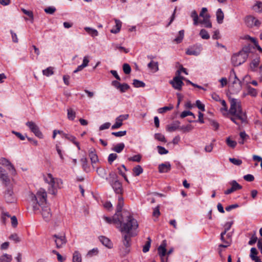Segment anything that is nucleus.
<instances>
[{
	"label": "nucleus",
	"mask_w": 262,
	"mask_h": 262,
	"mask_svg": "<svg viewBox=\"0 0 262 262\" xmlns=\"http://www.w3.org/2000/svg\"><path fill=\"white\" fill-rule=\"evenodd\" d=\"M115 214L113 216V223L117 224V228L122 232H130L138 227V224L131 213L127 210H124L120 215Z\"/></svg>",
	"instance_id": "obj_1"
},
{
	"label": "nucleus",
	"mask_w": 262,
	"mask_h": 262,
	"mask_svg": "<svg viewBox=\"0 0 262 262\" xmlns=\"http://www.w3.org/2000/svg\"><path fill=\"white\" fill-rule=\"evenodd\" d=\"M47 198V192L43 189H40L36 194L31 193L30 195L33 210H39V207H41L42 217L45 221L48 222L51 219L52 213L50 207L46 206Z\"/></svg>",
	"instance_id": "obj_2"
},
{
	"label": "nucleus",
	"mask_w": 262,
	"mask_h": 262,
	"mask_svg": "<svg viewBox=\"0 0 262 262\" xmlns=\"http://www.w3.org/2000/svg\"><path fill=\"white\" fill-rule=\"evenodd\" d=\"M230 103V107L227 114L231 116L228 117L229 118L237 125H239V123L236 121L237 119L242 123H247V116L246 112L243 111L241 101L235 98H231Z\"/></svg>",
	"instance_id": "obj_3"
},
{
	"label": "nucleus",
	"mask_w": 262,
	"mask_h": 262,
	"mask_svg": "<svg viewBox=\"0 0 262 262\" xmlns=\"http://www.w3.org/2000/svg\"><path fill=\"white\" fill-rule=\"evenodd\" d=\"M44 180L50 185L48 190L49 193L56 195L57 188L59 187V184H62L61 180L58 179H55L51 173H48L47 176L44 178Z\"/></svg>",
	"instance_id": "obj_4"
},
{
	"label": "nucleus",
	"mask_w": 262,
	"mask_h": 262,
	"mask_svg": "<svg viewBox=\"0 0 262 262\" xmlns=\"http://www.w3.org/2000/svg\"><path fill=\"white\" fill-rule=\"evenodd\" d=\"M248 57V55L243 54L242 52H239L232 55L231 57V62L234 67L240 66L246 61Z\"/></svg>",
	"instance_id": "obj_5"
},
{
	"label": "nucleus",
	"mask_w": 262,
	"mask_h": 262,
	"mask_svg": "<svg viewBox=\"0 0 262 262\" xmlns=\"http://www.w3.org/2000/svg\"><path fill=\"white\" fill-rule=\"evenodd\" d=\"M26 124L36 137L40 139L43 138V135L42 133L39 130L38 126L34 122L32 121H28Z\"/></svg>",
	"instance_id": "obj_6"
},
{
	"label": "nucleus",
	"mask_w": 262,
	"mask_h": 262,
	"mask_svg": "<svg viewBox=\"0 0 262 262\" xmlns=\"http://www.w3.org/2000/svg\"><path fill=\"white\" fill-rule=\"evenodd\" d=\"M4 198L8 203H14L15 201L11 186L8 187L4 192Z\"/></svg>",
	"instance_id": "obj_7"
},
{
	"label": "nucleus",
	"mask_w": 262,
	"mask_h": 262,
	"mask_svg": "<svg viewBox=\"0 0 262 262\" xmlns=\"http://www.w3.org/2000/svg\"><path fill=\"white\" fill-rule=\"evenodd\" d=\"M53 237L55 238V243L57 248H60L67 243V240L64 235H58L54 234Z\"/></svg>",
	"instance_id": "obj_8"
},
{
	"label": "nucleus",
	"mask_w": 262,
	"mask_h": 262,
	"mask_svg": "<svg viewBox=\"0 0 262 262\" xmlns=\"http://www.w3.org/2000/svg\"><path fill=\"white\" fill-rule=\"evenodd\" d=\"M169 83L174 89L179 91L181 90L182 86L184 84L183 81L181 80L179 77L176 76L169 81Z\"/></svg>",
	"instance_id": "obj_9"
},
{
	"label": "nucleus",
	"mask_w": 262,
	"mask_h": 262,
	"mask_svg": "<svg viewBox=\"0 0 262 262\" xmlns=\"http://www.w3.org/2000/svg\"><path fill=\"white\" fill-rule=\"evenodd\" d=\"M111 185L116 193L119 194H122L123 189L122 183L116 180L111 184Z\"/></svg>",
	"instance_id": "obj_10"
},
{
	"label": "nucleus",
	"mask_w": 262,
	"mask_h": 262,
	"mask_svg": "<svg viewBox=\"0 0 262 262\" xmlns=\"http://www.w3.org/2000/svg\"><path fill=\"white\" fill-rule=\"evenodd\" d=\"M210 16L209 14H205V16L204 17L203 19H201L199 21L201 25H203L204 26L207 28H211L212 27V24L210 20Z\"/></svg>",
	"instance_id": "obj_11"
},
{
	"label": "nucleus",
	"mask_w": 262,
	"mask_h": 262,
	"mask_svg": "<svg viewBox=\"0 0 262 262\" xmlns=\"http://www.w3.org/2000/svg\"><path fill=\"white\" fill-rule=\"evenodd\" d=\"M158 169L160 173L168 172L171 169V165L169 162L162 163L159 165Z\"/></svg>",
	"instance_id": "obj_12"
},
{
	"label": "nucleus",
	"mask_w": 262,
	"mask_h": 262,
	"mask_svg": "<svg viewBox=\"0 0 262 262\" xmlns=\"http://www.w3.org/2000/svg\"><path fill=\"white\" fill-rule=\"evenodd\" d=\"M125 234L123 236L122 242L123 245L126 248L130 246L131 237L133 236L130 232H124Z\"/></svg>",
	"instance_id": "obj_13"
},
{
	"label": "nucleus",
	"mask_w": 262,
	"mask_h": 262,
	"mask_svg": "<svg viewBox=\"0 0 262 262\" xmlns=\"http://www.w3.org/2000/svg\"><path fill=\"white\" fill-rule=\"evenodd\" d=\"M89 157L92 163H96L98 161V156L96 153L95 149L93 147L89 150Z\"/></svg>",
	"instance_id": "obj_14"
},
{
	"label": "nucleus",
	"mask_w": 262,
	"mask_h": 262,
	"mask_svg": "<svg viewBox=\"0 0 262 262\" xmlns=\"http://www.w3.org/2000/svg\"><path fill=\"white\" fill-rule=\"evenodd\" d=\"M124 205L123 199L121 196H118V204L116 208V211L115 214H118V215H120L122 212L124 210H122V207Z\"/></svg>",
	"instance_id": "obj_15"
},
{
	"label": "nucleus",
	"mask_w": 262,
	"mask_h": 262,
	"mask_svg": "<svg viewBox=\"0 0 262 262\" xmlns=\"http://www.w3.org/2000/svg\"><path fill=\"white\" fill-rule=\"evenodd\" d=\"M180 122L179 121H177L170 125H167V126H166L167 131H168V132H172L175 131L176 130H177L178 129H180Z\"/></svg>",
	"instance_id": "obj_16"
},
{
	"label": "nucleus",
	"mask_w": 262,
	"mask_h": 262,
	"mask_svg": "<svg viewBox=\"0 0 262 262\" xmlns=\"http://www.w3.org/2000/svg\"><path fill=\"white\" fill-rule=\"evenodd\" d=\"M99 240L105 247L108 248H111L112 247V243L107 237L104 236H101L99 237Z\"/></svg>",
	"instance_id": "obj_17"
},
{
	"label": "nucleus",
	"mask_w": 262,
	"mask_h": 262,
	"mask_svg": "<svg viewBox=\"0 0 262 262\" xmlns=\"http://www.w3.org/2000/svg\"><path fill=\"white\" fill-rule=\"evenodd\" d=\"M115 26L111 30V32L114 34H117L119 32L122 26V23L120 20L115 19Z\"/></svg>",
	"instance_id": "obj_18"
},
{
	"label": "nucleus",
	"mask_w": 262,
	"mask_h": 262,
	"mask_svg": "<svg viewBox=\"0 0 262 262\" xmlns=\"http://www.w3.org/2000/svg\"><path fill=\"white\" fill-rule=\"evenodd\" d=\"M216 15L217 22L219 24H222L224 18V15L223 12L222 11L221 8H219L217 10Z\"/></svg>",
	"instance_id": "obj_19"
},
{
	"label": "nucleus",
	"mask_w": 262,
	"mask_h": 262,
	"mask_svg": "<svg viewBox=\"0 0 262 262\" xmlns=\"http://www.w3.org/2000/svg\"><path fill=\"white\" fill-rule=\"evenodd\" d=\"M148 68L151 70H154V72L159 71V64L158 62H155L153 60L150 61L147 64Z\"/></svg>",
	"instance_id": "obj_20"
},
{
	"label": "nucleus",
	"mask_w": 262,
	"mask_h": 262,
	"mask_svg": "<svg viewBox=\"0 0 262 262\" xmlns=\"http://www.w3.org/2000/svg\"><path fill=\"white\" fill-rule=\"evenodd\" d=\"M124 147V144L123 143H120L115 145L112 148V150L114 151L117 153H120L123 150Z\"/></svg>",
	"instance_id": "obj_21"
},
{
	"label": "nucleus",
	"mask_w": 262,
	"mask_h": 262,
	"mask_svg": "<svg viewBox=\"0 0 262 262\" xmlns=\"http://www.w3.org/2000/svg\"><path fill=\"white\" fill-rule=\"evenodd\" d=\"M158 253L161 259H165L166 257H165V256L166 254V249L162 247L159 246L158 248Z\"/></svg>",
	"instance_id": "obj_22"
},
{
	"label": "nucleus",
	"mask_w": 262,
	"mask_h": 262,
	"mask_svg": "<svg viewBox=\"0 0 262 262\" xmlns=\"http://www.w3.org/2000/svg\"><path fill=\"white\" fill-rule=\"evenodd\" d=\"M84 29L89 34L91 35L92 37L97 36L98 35V32L96 29L88 27H85Z\"/></svg>",
	"instance_id": "obj_23"
},
{
	"label": "nucleus",
	"mask_w": 262,
	"mask_h": 262,
	"mask_svg": "<svg viewBox=\"0 0 262 262\" xmlns=\"http://www.w3.org/2000/svg\"><path fill=\"white\" fill-rule=\"evenodd\" d=\"M73 262H82L81 255L79 251H76L73 254Z\"/></svg>",
	"instance_id": "obj_24"
},
{
	"label": "nucleus",
	"mask_w": 262,
	"mask_h": 262,
	"mask_svg": "<svg viewBox=\"0 0 262 262\" xmlns=\"http://www.w3.org/2000/svg\"><path fill=\"white\" fill-rule=\"evenodd\" d=\"M191 17L193 19V25L196 26L199 24V16L197 12L195 10H193L190 14Z\"/></svg>",
	"instance_id": "obj_25"
},
{
	"label": "nucleus",
	"mask_w": 262,
	"mask_h": 262,
	"mask_svg": "<svg viewBox=\"0 0 262 262\" xmlns=\"http://www.w3.org/2000/svg\"><path fill=\"white\" fill-rule=\"evenodd\" d=\"M133 171L135 176H138L143 172V169L140 165H138L133 168Z\"/></svg>",
	"instance_id": "obj_26"
},
{
	"label": "nucleus",
	"mask_w": 262,
	"mask_h": 262,
	"mask_svg": "<svg viewBox=\"0 0 262 262\" xmlns=\"http://www.w3.org/2000/svg\"><path fill=\"white\" fill-rule=\"evenodd\" d=\"M0 179L3 181L6 186H10L9 184L10 183V180L7 173L2 174L0 176Z\"/></svg>",
	"instance_id": "obj_27"
},
{
	"label": "nucleus",
	"mask_w": 262,
	"mask_h": 262,
	"mask_svg": "<svg viewBox=\"0 0 262 262\" xmlns=\"http://www.w3.org/2000/svg\"><path fill=\"white\" fill-rule=\"evenodd\" d=\"M253 9L256 12L262 13V2L257 1L256 3L253 6Z\"/></svg>",
	"instance_id": "obj_28"
},
{
	"label": "nucleus",
	"mask_w": 262,
	"mask_h": 262,
	"mask_svg": "<svg viewBox=\"0 0 262 262\" xmlns=\"http://www.w3.org/2000/svg\"><path fill=\"white\" fill-rule=\"evenodd\" d=\"M12 256L7 254H5L0 256V262H10L12 260Z\"/></svg>",
	"instance_id": "obj_29"
},
{
	"label": "nucleus",
	"mask_w": 262,
	"mask_h": 262,
	"mask_svg": "<svg viewBox=\"0 0 262 262\" xmlns=\"http://www.w3.org/2000/svg\"><path fill=\"white\" fill-rule=\"evenodd\" d=\"M21 10L25 14H26L29 17L31 23H33L34 19V15L33 12L32 11L26 10L24 8H21Z\"/></svg>",
	"instance_id": "obj_30"
},
{
	"label": "nucleus",
	"mask_w": 262,
	"mask_h": 262,
	"mask_svg": "<svg viewBox=\"0 0 262 262\" xmlns=\"http://www.w3.org/2000/svg\"><path fill=\"white\" fill-rule=\"evenodd\" d=\"M42 74L43 75L49 77L54 74L53 68L49 67L46 69L42 70Z\"/></svg>",
	"instance_id": "obj_31"
},
{
	"label": "nucleus",
	"mask_w": 262,
	"mask_h": 262,
	"mask_svg": "<svg viewBox=\"0 0 262 262\" xmlns=\"http://www.w3.org/2000/svg\"><path fill=\"white\" fill-rule=\"evenodd\" d=\"M147 241H146L145 244L144 245V246L143 247L142 251L144 253H146L147 252H148L150 247L151 239L149 237H148L147 238Z\"/></svg>",
	"instance_id": "obj_32"
},
{
	"label": "nucleus",
	"mask_w": 262,
	"mask_h": 262,
	"mask_svg": "<svg viewBox=\"0 0 262 262\" xmlns=\"http://www.w3.org/2000/svg\"><path fill=\"white\" fill-rule=\"evenodd\" d=\"M199 35L202 39H208L210 38V35L205 29H201L200 30Z\"/></svg>",
	"instance_id": "obj_33"
},
{
	"label": "nucleus",
	"mask_w": 262,
	"mask_h": 262,
	"mask_svg": "<svg viewBox=\"0 0 262 262\" xmlns=\"http://www.w3.org/2000/svg\"><path fill=\"white\" fill-rule=\"evenodd\" d=\"M231 187L235 191L237 190L241 189L242 186L240 185L235 180H233L230 182Z\"/></svg>",
	"instance_id": "obj_34"
},
{
	"label": "nucleus",
	"mask_w": 262,
	"mask_h": 262,
	"mask_svg": "<svg viewBox=\"0 0 262 262\" xmlns=\"http://www.w3.org/2000/svg\"><path fill=\"white\" fill-rule=\"evenodd\" d=\"M133 84L135 88H144L145 86V84L142 81L134 79Z\"/></svg>",
	"instance_id": "obj_35"
},
{
	"label": "nucleus",
	"mask_w": 262,
	"mask_h": 262,
	"mask_svg": "<svg viewBox=\"0 0 262 262\" xmlns=\"http://www.w3.org/2000/svg\"><path fill=\"white\" fill-rule=\"evenodd\" d=\"M258 252L256 249L254 247L251 248L250 250V257L251 259H255L256 258L258 257L257 255L258 254Z\"/></svg>",
	"instance_id": "obj_36"
},
{
	"label": "nucleus",
	"mask_w": 262,
	"mask_h": 262,
	"mask_svg": "<svg viewBox=\"0 0 262 262\" xmlns=\"http://www.w3.org/2000/svg\"><path fill=\"white\" fill-rule=\"evenodd\" d=\"M130 88L129 85L127 83L120 84L119 90L121 93H124Z\"/></svg>",
	"instance_id": "obj_37"
},
{
	"label": "nucleus",
	"mask_w": 262,
	"mask_h": 262,
	"mask_svg": "<svg viewBox=\"0 0 262 262\" xmlns=\"http://www.w3.org/2000/svg\"><path fill=\"white\" fill-rule=\"evenodd\" d=\"M192 116L193 118H195V116L193 113H192L191 112L189 111H184L180 115V117L182 118H184L187 116Z\"/></svg>",
	"instance_id": "obj_38"
},
{
	"label": "nucleus",
	"mask_w": 262,
	"mask_h": 262,
	"mask_svg": "<svg viewBox=\"0 0 262 262\" xmlns=\"http://www.w3.org/2000/svg\"><path fill=\"white\" fill-rule=\"evenodd\" d=\"M226 142L228 146L232 148H234L237 145L236 142L235 141L231 140L230 137H228L226 139Z\"/></svg>",
	"instance_id": "obj_39"
},
{
	"label": "nucleus",
	"mask_w": 262,
	"mask_h": 262,
	"mask_svg": "<svg viewBox=\"0 0 262 262\" xmlns=\"http://www.w3.org/2000/svg\"><path fill=\"white\" fill-rule=\"evenodd\" d=\"M247 89L248 95L252 97H255L257 95V91L255 89L252 88L250 85L248 86Z\"/></svg>",
	"instance_id": "obj_40"
},
{
	"label": "nucleus",
	"mask_w": 262,
	"mask_h": 262,
	"mask_svg": "<svg viewBox=\"0 0 262 262\" xmlns=\"http://www.w3.org/2000/svg\"><path fill=\"white\" fill-rule=\"evenodd\" d=\"M173 105H170L169 106H166L160 108L158 109V113L161 114L164 113L167 111L171 110L173 108Z\"/></svg>",
	"instance_id": "obj_41"
},
{
	"label": "nucleus",
	"mask_w": 262,
	"mask_h": 262,
	"mask_svg": "<svg viewBox=\"0 0 262 262\" xmlns=\"http://www.w3.org/2000/svg\"><path fill=\"white\" fill-rule=\"evenodd\" d=\"M76 116L75 112L72 109L69 108L68 110V118L71 120H73Z\"/></svg>",
	"instance_id": "obj_42"
},
{
	"label": "nucleus",
	"mask_w": 262,
	"mask_h": 262,
	"mask_svg": "<svg viewBox=\"0 0 262 262\" xmlns=\"http://www.w3.org/2000/svg\"><path fill=\"white\" fill-rule=\"evenodd\" d=\"M155 139L163 142H166V140L163 135L161 133H156L155 134Z\"/></svg>",
	"instance_id": "obj_43"
},
{
	"label": "nucleus",
	"mask_w": 262,
	"mask_h": 262,
	"mask_svg": "<svg viewBox=\"0 0 262 262\" xmlns=\"http://www.w3.org/2000/svg\"><path fill=\"white\" fill-rule=\"evenodd\" d=\"M259 64V60L258 59H255L253 60L252 62L250 63V68L252 71H255V69L258 67Z\"/></svg>",
	"instance_id": "obj_44"
},
{
	"label": "nucleus",
	"mask_w": 262,
	"mask_h": 262,
	"mask_svg": "<svg viewBox=\"0 0 262 262\" xmlns=\"http://www.w3.org/2000/svg\"><path fill=\"white\" fill-rule=\"evenodd\" d=\"M118 157V155L116 154H111L108 157V162L109 164H112V163Z\"/></svg>",
	"instance_id": "obj_45"
},
{
	"label": "nucleus",
	"mask_w": 262,
	"mask_h": 262,
	"mask_svg": "<svg viewBox=\"0 0 262 262\" xmlns=\"http://www.w3.org/2000/svg\"><path fill=\"white\" fill-rule=\"evenodd\" d=\"M56 10L55 7L53 6L48 7L45 9V12L49 14H53Z\"/></svg>",
	"instance_id": "obj_46"
},
{
	"label": "nucleus",
	"mask_w": 262,
	"mask_h": 262,
	"mask_svg": "<svg viewBox=\"0 0 262 262\" xmlns=\"http://www.w3.org/2000/svg\"><path fill=\"white\" fill-rule=\"evenodd\" d=\"M229 161L234 165L239 166L242 164V161L240 159H237L233 158H230Z\"/></svg>",
	"instance_id": "obj_47"
},
{
	"label": "nucleus",
	"mask_w": 262,
	"mask_h": 262,
	"mask_svg": "<svg viewBox=\"0 0 262 262\" xmlns=\"http://www.w3.org/2000/svg\"><path fill=\"white\" fill-rule=\"evenodd\" d=\"M123 70L125 74H129L131 72V68L128 63H124L123 65Z\"/></svg>",
	"instance_id": "obj_48"
},
{
	"label": "nucleus",
	"mask_w": 262,
	"mask_h": 262,
	"mask_svg": "<svg viewBox=\"0 0 262 262\" xmlns=\"http://www.w3.org/2000/svg\"><path fill=\"white\" fill-rule=\"evenodd\" d=\"M123 123L119 119H116V122L112 126V129H115L120 128L122 125Z\"/></svg>",
	"instance_id": "obj_49"
},
{
	"label": "nucleus",
	"mask_w": 262,
	"mask_h": 262,
	"mask_svg": "<svg viewBox=\"0 0 262 262\" xmlns=\"http://www.w3.org/2000/svg\"><path fill=\"white\" fill-rule=\"evenodd\" d=\"M251 46L250 45H249L248 46H245L243 47L242 51L240 52H242L243 54H246L248 55V53H249L251 52Z\"/></svg>",
	"instance_id": "obj_50"
},
{
	"label": "nucleus",
	"mask_w": 262,
	"mask_h": 262,
	"mask_svg": "<svg viewBox=\"0 0 262 262\" xmlns=\"http://www.w3.org/2000/svg\"><path fill=\"white\" fill-rule=\"evenodd\" d=\"M8 170L10 171L11 174L15 175L16 173L15 168L13 165L10 162L7 166Z\"/></svg>",
	"instance_id": "obj_51"
},
{
	"label": "nucleus",
	"mask_w": 262,
	"mask_h": 262,
	"mask_svg": "<svg viewBox=\"0 0 262 262\" xmlns=\"http://www.w3.org/2000/svg\"><path fill=\"white\" fill-rule=\"evenodd\" d=\"M157 148L158 149V153L160 155L167 154L168 152V150L161 146L158 145Z\"/></svg>",
	"instance_id": "obj_52"
},
{
	"label": "nucleus",
	"mask_w": 262,
	"mask_h": 262,
	"mask_svg": "<svg viewBox=\"0 0 262 262\" xmlns=\"http://www.w3.org/2000/svg\"><path fill=\"white\" fill-rule=\"evenodd\" d=\"M9 239L13 240L16 243H19L20 241L19 237L16 233L11 234L9 237Z\"/></svg>",
	"instance_id": "obj_53"
},
{
	"label": "nucleus",
	"mask_w": 262,
	"mask_h": 262,
	"mask_svg": "<svg viewBox=\"0 0 262 262\" xmlns=\"http://www.w3.org/2000/svg\"><path fill=\"white\" fill-rule=\"evenodd\" d=\"M141 156L140 155H135L132 157L128 158L129 161L139 162L141 161Z\"/></svg>",
	"instance_id": "obj_54"
},
{
	"label": "nucleus",
	"mask_w": 262,
	"mask_h": 262,
	"mask_svg": "<svg viewBox=\"0 0 262 262\" xmlns=\"http://www.w3.org/2000/svg\"><path fill=\"white\" fill-rule=\"evenodd\" d=\"M126 134V131H119L118 132H112V135L117 137H120L125 136Z\"/></svg>",
	"instance_id": "obj_55"
},
{
	"label": "nucleus",
	"mask_w": 262,
	"mask_h": 262,
	"mask_svg": "<svg viewBox=\"0 0 262 262\" xmlns=\"http://www.w3.org/2000/svg\"><path fill=\"white\" fill-rule=\"evenodd\" d=\"M255 20V17L252 16H248L246 17L245 21L248 25H253V20Z\"/></svg>",
	"instance_id": "obj_56"
},
{
	"label": "nucleus",
	"mask_w": 262,
	"mask_h": 262,
	"mask_svg": "<svg viewBox=\"0 0 262 262\" xmlns=\"http://www.w3.org/2000/svg\"><path fill=\"white\" fill-rule=\"evenodd\" d=\"M193 129V126L190 124H188L186 126H182L180 127V129L184 130V132H188Z\"/></svg>",
	"instance_id": "obj_57"
},
{
	"label": "nucleus",
	"mask_w": 262,
	"mask_h": 262,
	"mask_svg": "<svg viewBox=\"0 0 262 262\" xmlns=\"http://www.w3.org/2000/svg\"><path fill=\"white\" fill-rule=\"evenodd\" d=\"M63 136L64 137V138L66 139H67V140L71 141L72 142H74L75 140H76V138L75 137L70 135V134H63Z\"/></svg>",
	"instance_id": "obj_58"
},
{
	"label": "nucleus",
	"mask_w": 262,
	"mask_h": 262,
	"mask_svg": "<svg viewBox=\"0 0 262 262\" xmlns=\"http://www.w3.org/2000/svg\"><path fill=\"white\" fill-rule=\"evenodd\" d=\"M196 106L202 111H205V105L202 104L200 100H198L196 101Z\"/></svg>",
	"instance_id": "obj_59"
},
{
	"label": "nucleus",
	"mask_w": 262,
	"mask_h": 262,
	"mask_svg": "<svg viewBox=\"0 0 262 262\" xmlns=\"http://www.w3.org/2000/svg\"><path fill=\"white\" fill-rule=\"evenodd\" d=\"M244 179L248 182H252L254 180V177L252 174H248L244 176Z\"/></svg>",
	"instance_id": "obj_60"
},
{
	"label": "nucleus",
	"mask_w": 262,
	"mask_h": 262,
	"mask_svg": "<svg viewBox=\"0 0 262 262\" xmlns=\"http://www.w3.org/2000/svg\"><path fill=\"white\" fill-rule=\"evenodd\" d=\"M10 163V162L8 159L5 158H1L0 159V164L3 165H5L6 166H7Z\"/></svg>",
	"instance_id": "obj_61"
},
{
	"label": "nucleus",
	"mask_w": 262,
	"mask_h": 262,
	"mask_svg": "<svg viewBox=\"0 0 262 262\" xmlns=\"http://www.w3.org/2000/svg\"><path fill=\"white\" fill-rule=\"evenodd\" d=\"M10 33L11 34L12 41L15 43L18 42V39L16 34L14 33L12 30H10Z\"/></svg>",
	"instance_id": "obj_62"
},
{
	"label": "nucleus",
	"mask_w": 262,
	"mask_h": 262,
	"mask_svg": "<svg viewBox=\"0 0 262 262\" xmlns=\"http://www.w3.org/2000/svg\"><path fill=\"white\" fill-rule=\"evenodd\" d=\"M257 240V237L255 235H253L250 238V239L248 242V244L249 245H253L256 242Z\"/></svg>",
	"instance_id": "obj_63"
},
{
	"label": "nucleus",
	"mask_w": 262,
	"mask_h": 262,
	"mask_svg": "<svg viewBox=\"0 0 262 262\" xmlns=\"http://www.w3.org/2000/svg\"><path fill=\"white\" fill-rule=\"evenodd\" d=\"M11 224L13 227H16L18 224L17 220L15 216L11 217Z\"/></svg>",
	"instance_id": "obj_64"
}]
</instances>
